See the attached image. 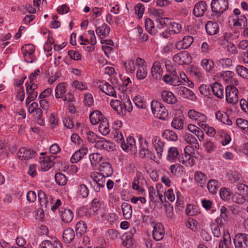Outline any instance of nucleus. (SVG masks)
<instances>
[{"label":"nucleus","mask_w":248,"mask_h":248,"mask_svg":"<svg viewBox=\"0 0 248 248\" xmlns=\"http://www.w3.org/2000/svg\"><path fill=\"white\" fill-rule=\"evenodd\" d=\"M152 112L154 116L161 120H166L168 118V111L160 102L153 101L151 104Z\"/></svg>","instance_id":"1"},{"label":"nucleus","mask_w":248,"mask_h":248,"mask_svg":"<svg viewBox=\"0 0 248 248\" xmlns=\"http://www.w3.org/2000/svg\"><path fill=\"white\" fill-rule=\"evenodd\" d=\"M211 7L213 13L219 16L228 9V0H212Z\"/></svg>","instance_id":"2"},{"label":"nucleus","mask_w":248,"mask_h":248,"mask_svg":"<svg viewBox=\"0 0 248 248\" xmlns=\"http://www.w3.org/2000/svg\"><path fill=\"white\" fill-rule=\"evenodd\" d=\"M238 91L233 86H228L226 88V99L229 103L236 104L238 100Z\"/></svg>","instance_id":"3"},{"label":"nucleus","mask_w":248,"mask_h":248,"mask_svg":"<svg viewBox=\"0 0 248 248\" xmlns=\"http://www.w3.org/2000/svg\"><path fill=\"white\" fill-rule=\"evenodd\" d=\"M173 59L179 65L188 64L191 62V58L189 53L186 51H181L175 55Z\"/></svg>","instance_id":"4"},{"label":"nucleus","mask_w":248,"mask_h":248,"mask_svg":"<svg viewBox=\"0 0 248 248\" xmlns=\"http://www.w3.org/2000/svg\"><path fill=\"white\" fill-rule=\"evenodd\" d=\"M97 86L99 89L106 94L113 97H117V93L114 88L108 82L106 81L100 82L98 83Z\"/></svg>","instance_id":"5"},{"label":"nucleus","mask_w":248,"mask_h":248,"mask_svg":"<svg viewBox=\"0 0 248 248\" xmlns=\"http://www.w3.org/2000/svg\"><path fill=\"white\" fill-rule=\"evenodd\" d=\"M176 92L185 98L194 100L196 97L193 92L190 89L184 87L178 86L175 88Z\"/></svg>","instance_id":"6"},{"label":"nucleus","mask_w":248,"mask_h":248,"mask_svg":"<svg viewBox=\"0 0 248 248\" xmlns=\"http://www.w3.org/2000/svg\"><path fill=\"white\" fill-rule=\"evenodd\" d=\"M36 153L33 150L30 148L22 147L19 149L17 153V156L21 160H29L34 157Z\"/></svg>","instance_id":"7"},{"label":"nucleus","mask_w":248,"mask_h":248,"mask_svg":"<svg viewBox=\"0 0 248 248\" xmlns=\"http://www.w3.org/2000/svg\"><path fill=\"white\" fill-rule=\"evenodd\" d=\"M236 248H248V235L246 234H238L234 239Z\"/></svg>","instance_id":"8"},{"label":"nucleus","mask_w":248,"mask_h":248,"mask_svg":"<svg viewBox=\"0 0 248 248\" xmlns=\"http://www.w3.org/2000/svg\"><path fill=\"white\" fill-rule=\"evenodd\" d=\"M152 144L156 151L157 158L158 159L161 158L164 150V142L158 137L153 136L152 138Z\"/></svg>","instance_id":"9"},{"label":"nucleus","mask_w":248,"mask_h":248,"mask_svg":"<svg viewBox=\"0 0 248 248\" xmlns=\"http://www.w3.org/2000/svg\"><path fill=\"white\" fill-rule=\"evenodd\" d=\"M163 72L160 61H155L154 62L152 69L151 74L152 77L155 79H160Z\"/></svg>","instance_id":"10"},{"label":"nucleus","mask_w":248,"mask_h":248,"mask_svg":"<svg viewBox=\"0 0 248 248\" xmlns=\"http://www.w3.org/2000/svg\"><path fill=\"white\" fill-rule=\"evenodd\" d=\"M165 234L163 225L160 223L155 224L153 231V238L156 241H160L163 239Z\"/></svg>","instance_id":"11"},{"label":"nucleus","mask_w":248,"mask_h":248,"mask_svg":"<svg viewBox=\"0 0 248 248\" xmlns=\"http://www.w3.org/2000/svg\"><path fill=\"white\" fill-rule=\"evenodd\" d=\"M207 10V4L204 1H201L197 3L193 9V14L195 16L201 17Z\"/></svg>","instance_id":"12"},{"label":"nucleus","mask_w":248,"mask_h":248,"mask_svg":"<svg viewBox=\"0 0 248 248\" xmlns=\"http://www.w3.org/2000/svg\"><path fill=\"white\" fill-rule=\"evenodd\" d=\"M193 150L192 147L187 146L185 147V158L180 160V162L182 163H187L190 165H193L195 164V160L193 158V155L190 151Z\"/></svg>","instance_id":"13"},{"label":"nucleus","mask_w":248,"mask_h":248,"mask_svg":"<svg viewBox=\"0 0 248 248\" xmlns=\"http://www.w3.org/2000/svg\"><path fill=\"white\" fill-rule=\"evenodd\" d=\"M193 42V38L190 36H185L181 41L177 42L175 45L178 50L186 49L189 47Z\"/></svg>","instance_id":"14"},{"label":"nucleus","mask_w":248,"mask_h":248,"mask_svg":"<svg viewBox=\"0 0 248 248\" xmlns=\"http://www.w3.org/2000/svg\"><path fill=\"white\" fill-rule=\"evenodd\" d=\"M99 170L104 177H108L113 173V169L111 165L108 162H103L100 165Z\"/></svg>","instance_id":"15"},{"label":"nucleus","mask_w":248,"mask_h":248,"mask_svg":"<svg viewBox=\"0 0 248 248\" xmlns=\"http://www.w3.org/2000/svg\"><path fill=\"white\" fill-rule=\"evenodd\" d=\"M62 220L65 223H70L73 219L74 214L72 211L66 208H61L59 210Z\"/></svg>","instance_id":"16"},{"label":"nucleus","mask_w":248,"mask_h":248,"mask_svg":"<svg viewBox=\"0 0 248 248\" xmlns=\"http://www.w3.org/2000/svg\"><path fill=\"white\" fill-rule=\"evenodd\" d=\"M161 97L164 102L169 104H174L177 101V99L173 93L168 91L162 92Z\"/></svg>","instance_id":"17"},{"label":"nucleus","mask_w":248,"mask_h":248,"mask_svg":"<svg viewBox=\"0 0 248 248\" xmlns=\"http://www.w3.org/2000/svg\"><path fill=\"white\" fill-rule=\"evenodd\" d=\"M94 146L98 149L109 151L113 149V145L110 141L102 138L96 142Z\"/></svg>","instance_id":"18"},{"label":"nucleus","mask_w":248,"mask_h":248,"mask_svg":"<svg viewBox=\"0 0 248 248\" xmlns=\"http://www.w3.org/2000/svg\"><path fill=\"white\" fill-rule=\"evenodd\" d=\"M205 29L209 35H213L218 32L219 26L217 23L210 21L206 23Z\"/></svg>","instance_id":"19"},{"label":"nucleus","mask_w":248,"mask_h":248,"mask_svg":"<svg viewBox=\"0 0 248 248\" xmlns=\"http://www.w3.org/2000/svg\"><path fill=\"white\" fill-rule=\"evenodd\" d=\"M54 165V162L48 156L40 158V166L41 169L46 171L52 168Z\"/></svg>","instance_id":"20"},{"label":"nucleus","mask_w":248,"mask_h":248,"mask_svg":"<svg viewBox=\"0 0 248 248\" xmlns=\"http://www.w3.org/2000/svg\"><path fill=\"white\" fill-rule=\"evenodd\" d=\"M189 117L196 121H206L207 120L206 116L201 113L197 112L194 109H190L188 112Z\"/></svg>","instance_id":"21"},{"label":"nucleus","mask_w":248,"mask_h":248,"mask_svg":"<svg viewBox=\"0 0 248 248\" xmlns=\"http://www.w3.org/2000/svg\"><path fill=\"white\" fill-rule=\"evenodd\" d=\"M39 248H62V246L61 243L56 239L53 243L49 240L43 241L40 245Z\"/></svg>","instance_id":"22"},{"label":"nucleus","mask_w":248,"mask_h":248,"mask_svg":"<svg viewBox=\"0 0 248 248\" xmlns=\"http://www.w3.org/2000/svg\"><path fill=\"white\" fill-rule=\"evenodd\" d=\"M96 33L101 38L108 36L110 32V28L106 24L97 27L95 30Z\"/></svg>","instance_id":"23"},{"label":"nucleus","mask_w":248,"mask_h":248,"mask_svg":"<svg viewBox=\"0 0 248 248\" xmlns=\"http://www.w3.org/2000/svg\"><path fill=\"white\" fill-rule=\"evenodd\" d=\"M75 237V232L72 228H68L63 231L62 238L65 243H70L73 241Z\"/></svg>","instance_id":"24"},{"label":"nucleus","mask_w":248,"mask_h":248,"mask_svg":"<svg viewBox=\"0 0 248 248\" xmlns=\"http://www.w3.org/2000/svg\"><path fill=\"white\" fill-rule=\"evenodd\" d=\"M211 90L214 94L219 98H222L224 96V88L222 85L216 82L211 86Z\"/></svg>","instance_id":"25"},{"label":"nucleus","mask_w":248,"mask_h":248,"mask_svg":"<svg viewBox=\"0 0 248 248\" xmlns=\"http://www.w3.org/2000/svg\"><path fill=\"white\" fill-rule=\"evenodd\" d=\"M121 147L124 151L135 150L136 148V146L134 138L132 137H128L126 139V142L124 141L122 144Z\"/></svg>","instance_id":"26"},{"label":"nucleus","mask_w":248,"mask_h":248,"mask_svg":"<svg viewBox=\"0 0 248 248\" xmlns=\"http://www.w3.org/2000/svg\"><path fill=\"white\" fill-rule=\"evenodd\" d=\"M100 132L104 136L108 135L110 133L109 125L107 119L104 118L101 121L98 127Z\"/></svg>","instance_id":"27"},{"label":"nucleus","mask_w":248,"mask_h":248,"mask_svg":"<svg viewBox=\"0 0 248 248\" xmlns=\"http://www.w3.org/2000/svg\"><path fill=\"white\" fill-rule=\"evenodd\" d=\"M139 155L142 158L147 157L155 161H156L158 159L157 156L156 157L155 154L150 151L148 148L141 149L139 153Z\"/></svg>","instance_id":"28"},{"label":"nucleus","mask_w":248,"mask_h":248,"mask_svg":"<svg viewBox=\"0 0 248 248\" xmlns=\"http://www.w3.org/2000/svg\"><path fill=\"white\" fill-rule=\"evenodd\" d=\"M103 119V115L101 112L98 110L93 111L90 115L91 123L94 125L98 124V123H100Z\"/></svg>","instance_id":"29"},{"label":"nucleus","mask_w":248,"mask_h":248,"mask_svg":"<svg viewBox=\"0 0 248 248\" xmlns=\"http://www.w3.org/2000/svg\"><path fill=\"white\" fill-rule=\"evenodd\" d=\"M121 207L124 217L126 219H130L132 215V208L131 205L126 202H123L122 204Z\"/></svg>","instance_id":"30"},{"label":"nucleus","mask_w":248,"mask_h":248,"mask_svg":"<svg viewBox=\"0 0 248 248\" xmlns=\"http://www.w3.org/2000/svg\"><path fill=\"white\" fill-rule=\"evenodd\" d=\"M248 25L247 18L244 15H241L234 19L233 26L244 29Z\"/></svg>","instance_id":"31"},{"label":"nucleus","mask_w":248,"mask_h":248,"mask_svg":"<svg viewBox=\"0 0 248 248\" xmlns=\"http://www.w3.org/2000/svg\"><path fill=\"white\" fill-rule=\"evenodd\" d=\"M194 179L199 185L203 187L207 181V176L201 171H197L194 175Z\"/></svg>","instance_id":"32"},{"label":"nucleus","mask_w":248,"mask_h":248,"mask_svg":"<svg viewBox=\"0 0 248 248\" xmlns=\"http://www.w3.org/2000/svg\"><path fill=\"white\" fill-rule=\"evenodd\" d=\"M140 177L141 172H137L132 182V187L134 190H136L138 191L140 194H142L144 192V189L139 186V180L140 178Z\"/></svg>","instance_id":"33"},{"label":"nucleus","mask_w":248,"mask_h":248,"mask_svg":"<svg viewBox=\"0 0 248 248\" xmlns=\"http://www.w3.org/2000/svg\"><path fill=\"white\" fill-rule=\"evenodd\" d=\"M208 191L212 194H216L219 188V184L217 180L215 179L210 180L207 186Z\"/></svg>","instance_id":"34"},{"label":"nucleus","mask_w":248,"mask_h":248,"mask_svg":"<svg viewBox=\"0 0 248 248\" xmlns=\"http://www.w3.org/2000/svg\"><path fill=\"white\" fill-rule=\"evenodd\" d=\"M216 117L217 120L226 124L231 125L232 124V120L229 119L226 113L223 114L220 111H218L216 114Z\"/></svg>","instance_id":"35"},{"label":"nucleus","mask_w":248,"mask_h":248,"mask_svg":"<svg viewBox=\"0 0 248 248\" xmlns=\"http://www.w3.org/2000/svg\"><path fill=\"white\" fill-rule=\"evenodd\" d=\"M162 136L164 139L168 140L176 141L178 140L176 134L172 130L169 129L164 130L162 132Z\"/></svg>","instance_id":"36"},{"label":"nucleus","mask_w":248,"mask_h":248,"mask_svg":"<svg viewBox=\"0 0 248 248\" xmlns=\"http://www.w3.org/2000/svg\"><path fill=\"white\" fill-rule=\"evenodd\" d=\"M181 30L182 27L179 24L171 22V21L168 27V30L170 34L178 33L181 31Z\"/></svg>","instance_id":"37"},{"label":"nucleus","mask_w":248,"mask_h":248,"mask_svg":"<svg viewBox=\"0 0 248 248\" xmlns=\"http://www.w3.org/2000/svg\"><path fill=\"white\" fill-rule=\"evenodd\" d=\"M89 190L88 187L84 184L78 185L77 189V194L81 198H85L88 196Z\"/></svg>","instance_id":"38"},{"label":"nucleus","mask_w":248,"mask_h":248,"mask_svg":"<svg viewBox=\"0 0 248 248\" xmlns=\"http://www.w3.org/2000/svg\"><path fill=\"white\" fill-rule=\"evenodd\" d=\"M66 87L65 83L58 84L55 89V96L57 98L62 97V95L66 92Z\"/></svg>","instance_id":"39"},{"label":"nucleus","mask_w":248,"mask_h":248,"mask_svg":"<svg viewBox=\"0 0 248 248\" xmlns=\"http://www.w3.org/2000/svg\"><path fill=\"white\" fill-rule=\"evenodd\" d=\"M87 228V225L83 221L78 222L75 228L77 234H79L80 236L82 235L86 232Z\"/></svg>","instance_id":"40"},{"label":"nucleus","mask_w":248,"mask_h":248,"mask_svg":"<svg viewBox=\"0 0 248 248\" xmlns=\"http://www.w3.org/2000/svg\"><path fill=\"white\" fill-rule=\"evenodd\" d=\"M184 138L185 141L187 143L194 144L195 148H197V146H199L197 138L193 134L186 133L184 135Z\"/></svg>","instance_id":"41"},{"label":"nucleus","mask_w":248,"mask_h":248,"mask_svg":"<svg viewBox=\"0 0 248 248\" xmlns=\"http://www.w3.org/2000/svg\"><path fill=\"white\" fill-rule=\"evenodd\" d=\"M246 193H235L232 196V201L238 204H243L246 201Z\"/></svg>","instance_id":"42"},{"label":"nucleus","mask_w":248,"mask_h":248,"mask_svg":"<svg viewBox=\"0 0 248 248\" xmlns=\"http://www.w3.org/2000/svg\"><path fill=\"white\" fill-rule=\"evenodd\" d=\"M179 155V152L176 148L172 147L170 148L167 155V159L173 161L176 159Z\"/></svg>","instance_id":"43"},{"label":"nucleus","mask_w":248,"mask_h":248,"mask_svg":"<svg viewBox=\"0 0 248 248\" xmlns=\"http://www.w3.org/2000/svg\"><path fill=\"white\" fill-rule=\"evenodd\" d=\"M55 179L56 183L60 186H64L67 183L66 176L61 172H57L55 175Z\"/></svg>","instance_id":"44"},{"label":"nucleus","mask_w":248,"mask_h":248,"mask_svg":"<svg viewBox=\"0 0 248 248\" xmlns=\"http://www.w3.org/2000/svg\"><path fill=\"white\" fill-rule=\"evenodd\" d=\"M38 197L40 205L42 207H46L48 201L45 193L42 190H39L38 192Z\"/></svg>","instance_id":"45"},{"label":"nucleus","mask_w":248,"mask_h":248,"mask_svg":"<svg viewBox=\"0 0 248 248\" xmlns=\"http://www.w3.org/2000/svg\"><path fill=\"white\" fill-rule=\"evenodd\" d=\"M171 126L176 129L182 130L184 127L183 120L179 117L174 118L171 123Z\"/></svg>","instance_id":"46"},{"label":"nucleus","mask_w":248,"mask_h":248,"mask_svg":"<svg viewBox=\"0 0 248 248\" xmlns=\"http://www.w3.org/2000/svg\"><path fill=\"white\" fill-rule=\"evenodd\" d=\"M236 124L242 130L248 132V121L238 118L236 120Z\"/></svg>","instance_id":"47"},{"label":"nucleus","mask_w":248,"mask_h":248,"mask_svg":"<svg viewBox=\"0 0 248 248\" xmlns=\"http://www.w3.org/2000/svg\"><path fill=\"white\" fill-rule=\"evenodd\" d=\"M236 71L241 77L248 79V69L244 66L237 65Z\"/></svg>","instance_id":"48"},{"label":"nucleus","mask_w":248,"mask_h":248,"mask_svg":"<svg viewBox=\"0 0 248 248\" xmlns=\"http://www.w3.org/2000/svg\"><path fill=\"white\" fill-rule=\"evenodd\" d=\"M147 70L145 67H140L138 68L136 77L138 79H144L147 76Z\"/></svg>","instance_id":"49"},{"label":"nucleus","mask_w":248,"mask_h":248,"mask_svg":"<svg viewBox=\"0 0 248 248\" xmlns=\"http://www.w3.org/2000/svg\"><path fill=\"white\" fill-rule=\"evenodd\" d=\"M201 63L203 68L207 71L211 70L214 65V63L212 60L206 59L202 60Z\"/></svg>","instance_id":"50"},{"label":"nucleus","mask_w":248,"mask_h":248,"mask_svg":"<svg viewBox=\"0 0 248 248\" xmlns=\"http://www.w3.org/2000/svg\"><path fill=\"white\" fill-rule=\"evenodd\" d=\"M90 160L92 165H95L102 159V156L99 153H93L90 155Z\"/></svg>","instance_id":"51"},{"label":"nucleus","mask_w":248,"mask_h":248,"mask_svg":"<svg viewBox=\"0 0 248 248\" xmlns=\"http://www.w3.org/2000/svg\"><path fill=\"white\" fill-rule=\"evenodd\" d=\"M133 101L136 106L139 108H145L146 107V102L143 101L141 96L140 95L136 96Z\"/></svg>","instance_id":"52"},{"label":"nucleus","mask_w":248,"mask_h":248,"mask_svg":"<svg viewBox=\"0 0 248 248\" xmlns=\"http://www.w3.org/2000/svg\"><path fill=\"white\" fill-rule=\"evenodd\" d=\"M156 21L158 23L157 27L161 29L166 27H168L170 20L169 18H157Z\"/></svg>","instance_id":"53"},{"label":"nucleus","mask_w":248,"mask_h":248,"mask_svg":"<svg viewBox=\"0 0 248 248\" xmlns=\"http://www.w3.org/2000/svg\"><path fill=\"white\" fill-rule=\"evenodd\" d=\"M145 27L149 33L150 34L154 33V23L152 20H151L150 18H148L145 20Z\"/></svg>","instance_id":"54"},{"label":"nucleus","mask_w":248,"mask_h":248,"mask_svg":"<svg viewBox=\"0 0 248 248\" xmlns=\"http://www.w3.org/2000/svg\"><path fill=\"white\" fill-rule=\"evenodd\" d=\"M124 66L127 72L133 73L135 70V63L132 60H128L124 63Z\"/></svg>","instance_id":"55"},{"label":"nucleus","mask_w":248,"mask_h":248,"mask_svg":"<svg viewBox=\"0 0 248 248\" xmlns=\"http://www.w3.org/2000/svg\"><path fill=\"white\" fill-rule=\"evenodd\" d=\"M231 192L228 188L223 187L220 189V196L221 198L224 201H228L230 199Z\"/></svg>","instance_id":"56"},{"label":"nucleus","mask_w":248,"mask_h":248,"mask_svg":"<svg viewBox=\"0 0 248 248\" xmlns=\"http://www.w3.org/2000/svg\"><path fill=\"white\" fill-rule=\"evenodd\" d=\"M211 89V86L202 84L199 87V90L202 94L207 96L209 95Z\"/></svg>","instance_id":"57"},{"label":"nucleus","mask_w":248,"mask_h":248,"mask_svg":"<svg viewBox=\"0 0 248 248\" xmlns=\"http://www.w3.org/2000/svg\"><path fill=\"white\" fill-rule=\"evenodd\" d=\"M135 14L139 16V18H141L145 10L144 6L142 4L138 3L135 6Z\"/></svg>","instance_id":"58"},{"label":"nucleus","mask_w":248,"mask_h":248,"mask_svg":"<svg viewBox=\"0 0 248 248\" xmlns=\"http://www.w3.org/2000/svg\"><path fill=\"white\" fill-rule=\"evenodd\" d=\"M165 208L166 213L167 217L172 218L173 216V207L170 204V203H166L164 204Z\"/></svg>","instance_id":"59"},{"label":"nucleus","mask_w":248,"mask_h":248,"mask_svg":"<svg viewBox=\"0 0 248 248\" xmlns=\"http://www.w3.org/2000/svg\"><path fill=\"white\" fill-rule=\"evenodd\" d=\"M86 138L88 141L90 143H94L97 141L96 138L97 135L93 132L87 130L86 131Z\"/></svg>","instance_id":"60"},{"label":"nucleus","mask_w":248,"mask_h":248,"mask_svg":"<svg viewBox=\"0 0 248 248\" xmlns=\"http://www.w3.org/2000/svg\"><path fill=\"white\" fill-rule=\"evenodd\" d=\"M35 47L32 44H29L25 45L22 47L23 53H34Z\"/></svg>","instance_id":"61"},{"label":"nucleus","mask_w":248,"mask_h":248,"mask_svg":"<svg viewBox=\"0 0 248 248\" xmlns=\"http://www.w3.org/2000/svg\"><path fill=\"white\" fill-rule=\"evenodd\" d=\"M83 157L81 153L78 150L75 152L70 159L71 162L73 164L79 162Z\"/></svg>","instance_id":"62"},{"label":"nucleus","mask_w":248,"mask_h":248,"mask_svg":"<svg viewBox=\"0 0 248 248\" xmlns=\"http://www.w3.org/2000/svg\"><path fill=\"white\" fill-rule=\"evenodd\" d=\"M210 226L213 235L215 237H219L221 235V232L219 226L215 223H212Z\"/></svg>","instance_id":"63"},{"label":"nucleus","mask_w":248,"mask_h":248,"mask_svg":"<svg viewBox=\"0 0 248 248\" xmlns=\"http://www.w3.org/2000/svg\"><path fill=\"white\" fill-rule=\"evenodd\" d=\"M72 85L76 89L80 91H82L86 89V85L83 82L78 81L76 80H74L72 82Z\"/></svg>","instance_id":"64"}]
</instances>
